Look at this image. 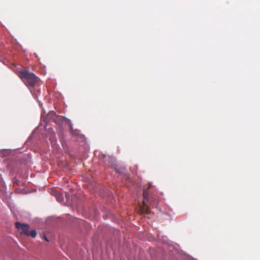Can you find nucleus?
<instances>
[{"instance_id":"nucleus-6","label":"nucleus","mask_w":260,"mask_h":260,"mask_svg":"<svg viewBox=\"0 0 260 260\" xmlns=\"http://www.w3.org/2000/svg\"><path fill=\"white\" fill-rule=\"evenodd\" d=\"M50 114H51V115H55V112H54L52 111V112H51Z\"/></svg>"},{"instance_id":"nucleus-3","label":"nucleus","mask_w":260,"mask_h":260,"mask_svg":"<svg viewBox=\"0 0 260 260\" xmlns=\"http://www.w3.org/2000/svg\"><path fill=\"white\" fill-rule=\"evenodd\" d=\"M15 226L20 231L21 234H24L27 236H31L32 238H35L37 236V232L35 230H33L30 232L29 231V225L27 223H21L19 222H15Z\"/></svg>"},{"instance_id":"nucleus-1","label":"nucleus","mask_w":260,"mask_h":260,"mask_svg":"<svg viewBox=\"0 0 260 260\" xmlns=\"http://www.w3.org/2000/svg\"><path fill=\"white\" fill-rule=\"evenodd\" d=\"M18 75L27 87H35L39 80L33 73L30 72L28 70L20 71Z\"/></svg>"},{"instance_id":"nucleus-5","label":"nucleus","mask_w":260,"mask_h":260,"mask_svg":"<svg viewBox=\"0 0 260 260\" xmlns=\"http://www.w3.org/2000/svg\"><path fill=\"white\" fill-rule=\"evenodd\" d=\"M44 239L45 241H46L47 242H49V240L48 239V238L47 237H46L45 236L44 237Z\"/></svg>"},{"instance_id":"nucleus-2","label":"nucleus","mask_w":260,"mask_h":260,"mask_svg":"<svg viewBox=\"0 0 260 260\" xmlns=\"http://www.w3.org/2000/svg\"><path fill=\"white\" fill-rule=\"evenodd\" d=\"M150 187H149L145 190H144L143 192V197L144 198V200L142 203V205L140 206V210L141 213L148 214L150 213V211L148 206L146 204V202H149L150 205L154 206L155 204L152 203L151 201V199H149L148 197V190Z\"/></svg>"},{"instance_id":"nucleus-4","label":"nucleus","mask_w":260,"mask_h":260,"mask_svg":"<svg viewBox=\"0 0 260 260\" xmlns=\"http://www.w3.org/2000/svg\"><path fill=\"white\" fill-rule=\"evenodd\" d=\"M51 194L52 196H54L56 198V199L58 202H61L63 201V196L61 193L57 192L56 190H51Z\"/></svg>"}]
</instances>
